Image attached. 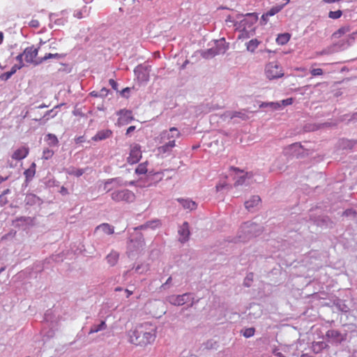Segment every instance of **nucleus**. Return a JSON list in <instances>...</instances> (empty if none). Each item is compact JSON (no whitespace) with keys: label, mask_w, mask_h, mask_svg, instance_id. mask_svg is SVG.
<instances>
[{"label":"nucleus","mask_w":357,"mask_h":357,"mask_svg":"<svg viewBox=\"0 0 357 357\" xmlns=\"http://www.w3.org/2000/svg\"><path fill=\"white\" fill-rule=\"evenodd\" d=\"M101 229L107 234H113L114 232V228L108 223H102L96 227V230Z\"/></svg>","instance_id":"nucleus-22"},{"label":"nucleus","mask_w":357,"mask_h":357,"mask_svg":"<svg viewBox=\"0 0 357 357\" xmlns=\"http://www.w3.org/2000/svg\"><path fill=\"white\" fill-rule=\"evenodd\" d=\"M3 38H4L3 33L0 31V45L3 43Z\"/></svg>","instance_id":"nucleus-46"},{"label":"nucleus","mask_w":357,"mask_h":357,"mask_svg":"<svg viewBox=\"0 0 357 357\" xmlns=\"http://www.w3.org/2000/svg\"><path fill=\"white\" fill-rule=\"evenodd\" d=\"M179 241L181 243L187 241L190 236L189 224L187 222H184L183 225L178 229Z\"/></svg>","instance_id":"nucleus-9"},{"label":"nucleus","mask_w":357,"mask_h":357,"mask_svg":"<svg viewBox=\"0 0 357 357\" xmlns=\"http://www.w3.org/2000/svg\"><path fill=\"white\" fill-rule=\"evenodd\" d=\"M259 42L257 39H252L247 44V50L251 52H254L255 50L257 48Z\"/></svg>","instance_id":"nucleus-26"},{"label":"nucleus","mask_w":357,"mask_h":357,"mask_svg":"<svg viewBox=\"0 0 357 357\" xmlns=\"http://www.w3.org/2000/svg\"><path fill=\"white\" fill-rule=\"evenodd\" d=\"M107 324L105 321H101V322L98 325H93L89 332V334H93L95 333H98L102 330L106 329Z\"/></svg>","instance_id":"nucleus-20"},{"label":"nucleus","mask_w":357,"mask_h":357,"mask_svg":"<svg viewBox=\"0 0 357 357\" xmlns=\"http://www.w3.org/2000/svg\"><path fill=\"white\" fill-rule=\"evenodd\" d=\"M23 56H24V54L23 53L20 54L19 55H17L16 56V59H17V61H19V64H23V62H22Z\"/></svg>","instance_id":"nucleus-41"},{"label":"nucleus","mask_w":357,"mask_h":357,"mask_svg":"<svg viewBox=\"0 0 357 357\" xmlns=\"http://www.w3.org/2000/svg\"><path fill=\"white\" fill-rule=\"evenodd\" d=\"M112 132L110 130H100L98 132L97 134L92 137V139L93 141H101L107 138H109L112 135Z\"/></svg>","instance_id":"nucleus-16"},{"label":"nucleus","mask_w":357,"mask_h":357,"mask_svg":"<svg viewBox=\"0 0 357 357\" xmlns=\"http://www.w3.org/2000/svg\"><path fill=\"white\" fill-rule=\"evenodd\" d=\"M244 116H245V114H242L241 112H235L232 114V115L231 116V118L233 119L234 117H239L241 119H244Z\"/></svg>","instance_id":"nucleus-40"},{"label":"nucleus","mask_w":357,"mask_h":357,"mask_svg":"<svg viewBox=\"0 0 357 357\" xmlns=\"http://www.w3.org/2000/svg\"><path fill=\"white\" fill-rule=\"evenodd\" d=\"M36 164L33 162L29 169H26L24 172V174L26 177V181L31 180L36 174Z\"/></svg>","instance_id":"nucleus-19"},{"label":"nucleus","mask_w":357,"mask_h":357,"mask_svg":"<svg viewBox=\"0 0 357 357\" xmlns=\"http://www.w3.org/2000/svg\"><path fill=\"white\" fill-rule=\"evenodd\" d=\"M90 94L93 97H98L99 96L97 91H92Z\"/></svg>","instance_id":"nucleus-49"},{"label":"nucleus","mask_w":357,"mask_h":357,"mask_svg":"<svg viewBox=\"0 0 357 357\" xmlns=\"http://www.w3.org/2000/svg\"><path fill=\"white\" fill-rule=\"evenodd\" d=\"M178 201L182 204L184 208L195 210L197 208V204L192 200L178 199Z\"/></svg>","instance_id":"nucleus-18"},{"label":"nucleus","mask_w":357,"mask_h":357,"mask_svg":"<svg viewBox=\"0 0 357 357\" xmlns=\"http://www.w3.org/2000/svg\"><path fill=\"white\" fill-rule=\"evenodd\" d=\"M76 143H79V142H82L84 140H83V137H77L76 139Z\"/></svg>","instance_id":"nucleus-48"},{"label":"nucleus","mask_w":357,"mask_h":357,"mask_svg":"<svg viewBox=\"0 0 357 357\" xmlns=\"http://www.w3.org/2000/svg\"><path fill=\"white\" fill-rule=\"evenodd\" d=\"M54 155V151L49 149H46L43 151V158L45 160H48L52 157Z\"/></svg>","instance_id":"nucleus-31"},{"label":"nucleus","mask_w":357,"mask_h":357,"mask_svg":"<svg viewBox=\"0 0 357 357\" xmlns=\"http://www.w3.org/2000/svg\"><path fill=\"white\" fill-rule=\"evenodd\" d=\"M256 225L253 223H245L243 227H242V229L243 230H246L248 232H250L252 229V227H255Z\"/></svg>","instance_id":"nucleus-34"},{"label":"nucleus","mask_w":357,"mask_h":357,"mask_svg":"<svg viewBox=\"0 0 357 357\" xmlns=\"http://www.w3.org/2000/svg\"><path fill=\"white\" fill-rule=\"evenodd\" d=\"M350 31V27L349 26H342L338 29L336 31L333 33V37L335 38H339L342 36Z\"/></svg>","instance_id":"nucleus-23"},{"label":"nucleus","mask_w":357,"mask_h":357,"mask_svg":"<svg viewBox=\"0 0 357 357\" xmlns=\"http://www.w3.org/2000/svg\"><path fill=\"white\" fill-rule=\"evenodd\" d=\"M286 1V4L289 2L290 0H284Z\"/></svg>","instance_id":"nucleus-57"},{"label":"nucleus","mask_w":357,"mask_h":357,"mask_svg":"<svg viewBox=\"0 0 357 357\" xmlns=\"http://www.w3.org/2000/svg\"><path fill=\"white\" fill-rule=\"evenodd\" d=\"M190 298V294H183L182 295H172L167 298V301L172 305L180 306L187 303Z\"/></svg>","instance_id":"nucleus-7"},{"label":"nucleus","mask_w":357,"mask_h":357,"mask_svg":"<svg viewBox=\"0 0 357 357\" xmlns=\"http://www.w3.org/2000/svg\"><path fill=\"white\" fill-rule=\"evenodd\" d=\"M142 158L141 146L137 144L130 145L129 156L127 161L129 164L137 163Z\"/></svg>","instance_id":"nucleus-6"},{"label":"nucleus","mask_w":357,"mask_h":357,"mask_svg":"<svg viewBox=\"0 0 357 357\" xmlns=\"http://www.w3.org/2000/svg\"><path fill=\"white\" fill-rule=\"evenodd\" d=\"M312 76H319L323 75V70L321 68H314L310 70Z\"/></svg>","instance_id":"nucleus-35"},{"label":"nucleus","mask_w":357,"mask_h":357,"mask_svg":"<svg viewBox=\"0 0 357 357\" xmlns=\"http://www.w3.org/2000/svg\"><path fill=\"white\" fill-rule=\"evenodd\" d=\"M109 84L112 86V87L114 89H117V83L114 79H110L109 80Z\"/></svg>","instance_id":"nucleus-42"},{"label":"nucleus","mask_w":357,"mask_h":357,"mask_svg":"<svg viewBox=\"0 0 357 357\" xmlns=\"http://www.w3.org/2000/svg\"><path fill=\"white\" fill-rule=\"evenodd\" d=\"M29 152V149L28 147L26 146H22L17 149H16L13 155L12 158L16 160H21L24 158H25Z\"/></svg>","instance_id":"nucleus-11"},{"label":"nucleus","mask_w":357,"mask_h":357,"mask_svg":"<svg viewBox=\"0 0 357 357\" xmlns=\"http://www.w3.org/2000/svg\"><path fill=\"white\" fill-rule=\"evenodd\" d=\"M252 276H253V274L252 273H250L249 275H247L246 279L252 280Z\"/></svg>","instance_id":"nucleus-51"},{"label":"nucleus","mask_w":357,"mask_h":357,"mask_svg":"<svg viewBox=\"0 0 357 357\" xmlns=\"http://www.w3.org/2000/svg\"><path fill=\"white\" fill-rule=\"evenodd\" d=\"M255 330L254 328H246L243 332V335L245 337H250L254 335Z\"/></svg>","instance_id":"nucleus-32"},{"label":"nucleus","mask_w":357,"mask_h":357,"mask_svg":"<svg viewBox=\"0 0 357 357\" xmlns=\"http://www.w3.org/2000/svg\"><path fill=\"white\" fill-rule=\"evenodd\" d=\"M237 21L234 23L236 30L241 32L238 38H247L250 36V32H253V25L257 21V17L254 13H248L245 16L238 15Z\"/></svg>","instance_id":"nucleus-2"},{"label":"nucleus","mask_w":357,"mask_h":357,"mask_svg":"<svg viewBox=\"0 0 357 357\" xmlns=\"http://www.w3.org/2000/svg\"><path fill=\"white\" fill-rule=\"evenodd\" d=\"M284 5L275 6L272 7L269 10H268L266 13H264L261 16V19L264 21L267 20L269 17L273 16L278 13H279L284 7Z\"/></svg>","instance_id":"nucleus-15"},{"label":"nucleus","mask_w":357,"mask_h":357,"mask_svg":"<svg viewBox=\"0 0 357 357\" xmlns=\"http://www.w3.org/2000/svg\"><path fill=\"white\" fill-rule=\"evenodd\" d=\"M45 139L50 146H56L59 143L56 136L54 134H47L45 137Z\"/></svg>","instance_id":"nucleus-25"},{"label":"nucleus","mask_w":357,"mask_h":357,"mask_svg":"<svg viewBox=\"0 0 357 357\" xmlns=\"http://www.w3.org/2000/svg\"><path fill=\"white\" fill-rule=\"evenodd\" d=\"M265 75L268 79H273L282 77L284 73L277 62H271L265 67Z\"/></svg>","instance_id":"nucleus-5"},{"label":"nucleus","mask_w":357,"mask_h":357,"mask_svg":"<svg viewBox=\"0 0 357 357\" xmlns=\"http://www.w3.org/2000/svg\"><path fill=\"white\" fill-rule=\"evenodd\" d=\"M122 183L119 178H109L104 181V190L108 192L114 188L121 187Z\"/></svg>","instance_id":"nucleus-10"},{"label":"nucleus","mask_w":357,"mask_h":357,"mask_svg":"<svg viewBox=\"0 0 357 357\" xmlns=\"http://www.w3.org/2000/svg\"><path fill=\"white\" fill-rule=\"evenodd\" d=\"M76 16H77L78 18H81V17H82V16H81V13H77V14H76Z\"/></svg>","instance_id":"nucleus-53"},{"label":"nucleus","mask_w":357,"mask_h":357,"mask_svg":"<svg viewBox=\"0 0 357 357\" xmlns=\"http://www.w3.org/2000/svg\"><path fill=\"white\" fill-rule=\"evenodd\" d=\"M115 291H121V288L117 287V288H116Z\"/></svg>","instance_id":"nucleus-55"},{"label":"nucleus","mask_w":357,"mask_h":357,"mask_svg":"<svg viewBox=\"0 0 357 357\" xmlns=\"http://www.w3.org/2000/svg\"><path fill=\"white\" fill-rule=\"evenodd\" d=\"M282 103L284 106L290 105L293 103V98H287L285 100H283L282 101Z\"/></svg>","instance_id":"nucleus-39"},{"label":"nucleus","mask_w":357,"mask_h":357,"mask_svg":"<svg viewBox=\"0 0 357 357\" xmlns=\"http://www.w3.org/2000/svg\"><path fill=\"white\" fill-rule=\"evenodd\" d=\"M275 105H277V107H280V104L279 103H275Z\"/></svg>","instance_id":"nucleus-58"},{"label":"nucleus","mask_w":357,"mask_h":357,"mask_svg":"<svg viewBox=\"0 0 357 357\" xmlns=\"http://www.w3.org/2000/svg\"><path fill=\"white\" fill-rule=\"evenodd\" d=\"M342 15V11L341 10H337L335 11H330L328 13V17L333 20H337L340 18Z\"/></svg>","instance_id":"nucleus-29"},{"label":"nucleus","mask_w":357,"mask_h":357,"mask_svg":"<svg viewBox=\"0 0 357 357\" xmlns=\"http://www.w3.org/2000/svg\"><path fill=\"white\" fill-rule=\"evenodd\" d=\"M59 58H60V55L57 53H56V54L48 53V54H46L43 57L40 58V60L38 61V62H36V63H40L49 59H59Z\"/></svg>","instance_id":"nucleus-28"},{"label":"nucleus","mask_w":357,"mask_h":357,"mask_svg":"<svg viewBox=\"0 0 357 357\" xmlns=\"http://www.w3.org/2000/svg\"><path fill=\"white\" fill-rule=\"evenodd\" d=\"M180 135V132L175 127L171 128L169 130L162 131L160 135V143L162 145L158 148V153L160 154L169 153L176 146V139L178 138Z\"/></svg>","instance_id":"nucleus-1"},{"label":"nucleus","mask_w":357,"mask_h":357,"mask_svg":"<svg viewBox=\"0 0 357 357\" xmlns=\"http://www.w3.org/2000/svg\"><path fill=\"white\" fill-rule=\"evenodd\" d=\"M219 52L215 49H209L206 52L204 53L206 57L213 56L215 54H218Z\"/></svg>","instance_id":"nucleus-33"},{"label":"nucleus","mask_w":357,"mask_h":357,"mask_svg":"<svg viewBox=\"0 0 357 357\" xmlns=\"http://www.w3.org/2000/svg\"><path fill=\"white\" fill-rule=\"evenodd\" d=\"M340 335V333L336 330H329L326 333V337L329 338H337Z\"/></svg>","instance_id":"nucleus-30"},{"label":"nucleus","mask_w":357,"mask_h":357,"mask_svg":"<svg viewBox=\"0 0 357 357\" xmlns=\"http://www.w3.org/2000/svg\"><path fill=\"white\" fill-rule=\"evenodd\" d=\"M60 193L63 195H66L68 194V190L64 186H62L60 190Z\"/></svg>","instance_id":"nucleus-43"},{"label":"nucleus","mask_w":357,"mask_h":357,"mask_svg":"<svg viewBox=\"0 0 357 357\" xmlns=\"http://www.w3.org/2000/svg\"><path fill=\"white\" fill-rule=\"evenodd\" d=\"M66 172L68 175H72V176H75L76 177H79L85 172V169H79V168L77 169L75 167H70L66 170Z\"/></svg>","instance_id":"nucleus-21"},{"label":"nucleus","mask_w":357,"mask_h":357,"mask_svg":"<svg viewBox=\"0 0 357 357\" xmlns=\"http://www.w3.org/2000/svg\"><path fill=\"white\" fill-rule=\"evenodd\" d=\"M147 162L140 163L135 169L137 174H144L147 172Z\"/></svg>","instance_id":"nucleus-27"},{"label":"nucleus","mask_w":357,"mask_h":357,"mask_svg":"<svg viewBox=\"0 0 357 357\" xmlns=\"http://www.w3.org/2000/svg\"><path fill=\"white\" fill-rule=\"evenodd\" d=\"M38 49L34 47V46H30L25 48L23 52L24 60L26 63H36V56L38 55Z\"/></svg>","instance_id":"nucleus-8"},{"label":"nucleus","mask_w":357,"mask_h":357,"mask_svg":"<svg viewBox=\"0 0 357 357\" xmlns=\"http://www.w3.org/2000/svg\"><path fill=\"white\" fill-rule=\"evenodd\" d=\"M119 115V121L122 123H128L133 118L132 116V112L126 109H122L118 112Z\"/></svg>","instance_id":"nucleus-13"},{"label":"nucleus","mask_w":357,"mask_h":357,"mask_svg":"<svg viewBox=\"0 0 357 357\" xmlns=\"http://www.w3.org/2000/svg\"><path fill=\"white\" fill-rule=\"evenodd\" d=\"M1 272V270H0V273Z\"/></svg>","instance_id":"nucleus-61"},{"label":"nucleus","mask_w":357,"mask_h":357,"mask_svg":"<svg viewBox=\"0 0 357 357\" xmlns=\"http://www.w3.org/2000/svg\"><path fill=\"white\" fill-rule=\"evenodd\" d=\"M144 245V240L142 237H141L137 242V246L139 248H142Z\"/></svg>","instance_id":"nucleus-44"},{"label":"nucleus","mask_w":357,"mask_h":357,"mask_svg":"<svg viewBox=\"0 0 357 357\" xmlns=\"http://www.w3.org/2000/svg\"><path fill=\"white\" fill-rule=\"evenodd\" d=\"M142 327L135 329L130 335L129 341L136 346H146L152 343L155 338V331H145Z\"/></svg>","instance_id":"nucleus-3"},{"label":"nucleus","mask_w":357,"mask_h":357,"mask_svg":"<svg viewBox=\"0 0 357 357\" xmlns=\"http://www.w3.org/2000/svg\"><path fill=\"white\" fill-rule=\"evenodd\" d=\"M119 252L114 250H112L110 253L107 255L106 260L111 266H113L116 264L119 261Z\"/></svg>","instance_id":"nucleus-17"},{"label":"nucleus","mask_w":357,"mask_h":357,"mask_svg":"<svg viewBox=\"0 0 357 357\" xmlns=\"http://www.w3.org/2000/svg\"><path fill=\"white\" fill-rule=\"evenodd\" d=\"M231 169L234 170V172L243 174L242 176H239L238 178L236 179V181L234 183V185L236 186L243 185V183H245L246 178H250L252 176V173L246 172L245 174H243V171L239 170L238 168L236 167H231Z\"/></svg>","instance_id":"nucleus-14"},{"label":"nucleus","mask_w":357,"mask_h":357,"mask_svg":"<svg viewBox=\"0 0 357 357\" xmlns=\"http://www.w3.org/2000/svg\"><path fill=\"white\" fill-rule=\"evenodd\" d=\"M126 292L127 294V298H129L132 294V291L129 289H126Z\"/></svg>","instance_id":"nucleus-47"},{"label":"nucleus","mask_w":357,"mask_h":357,"mask_svg":"<svg viewBox=\"0 0 357 357\" xmlns=\"http://www.w3.org/2000/svg\"><path fill=\"white\" fill-rule=\"evenodd\" d=\"M135 130V126H130V127L127 129L126 134H127V135H128V134H130V132H133Z\"/></svg>","instance_id":"nucleus-45"},{"label":"nucleus","mask_w":357,"mask_h":357,"mask_svg":"<svg viewBox=\"0 0 357 357\" xmlns=\"http://www.w3.org/2000/svg\"><path fill=\"white\" fill-rule=\"evenodd\" d=\"M260 202V197L257 195H255L245 202V206L248 211H252L259 205Z\"/></svg>","instance_id":"nucleus-12"},{"label":"nucleus","mask_w":357,"mask_h":357,"mask_svg":"<svg viewBox=\"0 0 357 357\" xmlns=\"http://www.w3.org/2000/svg\"><path fill=\"white\" fill-rule=\"evenodd\" d=\"M24 64H15L11 68L10 71L12 73L13 75H14L16 73V71L22 68Z\"/></svg>","instance_id":"nucleus-38"},{"label":"nucleus","mask_w":357,"mask_h":357,"mask_svg":"<svg viewBox=\"0 0 357 357\" xmlns=\"http://www.w3.org/2000/svg\"><path fill=\"white\" fill-rule=\"evenodd\" d=\"M8 192H9V190H8V189H7L6 190H5V191L3 192V195H6V194H7Z\"/></svg>","instance_id":"nucleus-54"},{"label":"nucleus","mask_w":357,"mask_h":357,"mask_svg":"<svg viewBox=\"0 0 357 357\" xmlns=\"http://www.w3.org/2000/svg\"><path fill=\"white\" fill-rule=\"evenodd\" d=\"M89 1H91L92 0H89Z\"/></svg>","instance_id":"nucleus-60"},{"label":"nucleus","mask_w":357,"mask_h":357,"mask_svg":"<svg viewBox=\"0 0 357 357\" xmlns=\"http://www.w3.org/2000/svg\"><path fill=\"white\" fill-rule=\"evenodd\" d=\"M290 35L289 33L280 34L276 38V42L279 45H284L289 42Z\"/></svg>","instance_id":"nucleus-24"},{"label":"nucleus","mask_w":357,"mask_h":357,"mask_svg":"<svg viewBox=\"0 0 357 357\" xmlns=\"http://www.w3.org/2000/svg\"><path fill=\"white\" fill-rule=\"evenodd\" d=\"M102 91H107V89H102Z\"/></svg>","instance_id":"nucleus-59"},{"label":"nucleus","mask_w":357,"mask_h":357,"mask_svg":"<svg viewBox=\"0 0 357 357\" xmlns=\"http://www.w3.org/2000/svg\"><path fill=\"white\" fill-rule=\"evenodd\" d=\"M29 26L32 27V28H35V29H37L40 26V22L38 20H36V19H32L29 23Z\"/></svg>","instance_id":"nucleus-36"},{"label":"nucleus","mask_w":357,"mask_h":357,"mask_svg":"<svg viewBox=\"0 0 357 357\" xmlns=\"http://www.w3.org/2000/svg\"><path fill=\"white\" fill-rule=\"evenodd\" d=\"M13 75L12 73L10 71L9 72H6L5 73H3L0 75V79L1 80H4V81H6L8 80V79L10 78V77Z\"/></svg>","instance_id":"nucleus-37"},{"label":"nucleus","mask_w":357,"mask_h":357,"mask_svg":"<svg viewBox=\"0 0 357 357\" xmlns=\"http://www.w3.org/2000/svg\"><path fill=\"white\" fill-rule=\"evenodd\" d=\"M4 180H5L4 178L0 177V181H4Z\"/></svg>","instance_id":"nucleus-56"},{"label":"nucleus","mask_w":357,"mask_h":357,"mask_svg":"<svg viewBox=\"0 0 357 357\" xmlns=\"http://www.w3.org/2000/svg\"><path fill=\"white\" fill-rule=\"evenodd\" d=\"M112 199L115 202H132L135 199L133 192L128 189L116 190L111 195Z\"/></svg>","instance_id":"nucleus-4"},{"label":"nucleus","mask_w":357,"mask_h":357,"mask_svg":"<svg viewBox=\"0 0 357 357\" xmlns=\"http://www.w3.org/2000/svg\"><path fill=\"white\" fill-rule=\"evenodd\" d=\"M132 243H133V240H130V244L128 245V247H129V248H130V250H131V249H132V248H134V247H135V245H132Z\"/></svg>","instance_id":"nucleus-50"},{"label":"nucleus","mask_w":357,"mask_h":357,"mask_svg":"<svg viewBox=\"0 0 357 357\" xmlns=\"http://www.w3.org/2000/svg\"><path fill=\"white\" fill-rule=\"evenodd\" d=\"M171 280H172V278H171V277H169V278L167 280V281H166V284L169 283V282H171Z\"/></svg>","instance_id":"nucleus-52"}]
</instances>
